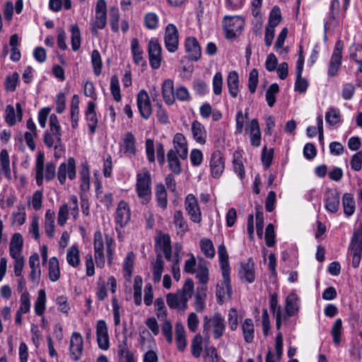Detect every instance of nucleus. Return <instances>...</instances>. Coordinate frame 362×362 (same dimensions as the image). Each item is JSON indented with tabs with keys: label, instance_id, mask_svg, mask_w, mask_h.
I'll return each mask as SVG.
<instances>
[{
	"label": "nucleus",
	"instance_id": "nucleus-62",
	"mask_svg": "<svg viewBox=\"0 0 362 362\" xmlns=\"http://www.w3.org/2000/svg\"><path fill=\"white\" fill-rule=\"evenodd\" d=\"M30 308V296L28 291H25L21 296V305L18 309L23 313H27Z\"/></svg>",
	"mask_w": 362,
	"mask_h": 362
},
{
	"label": "nucleus",
	"instance_id": "nucleus-30",
	"mask_svg": "<svg viewBox=\"0 0 362 362\" xmlns=\"http://www.w3.org/2000/svg\"><path fill=\"white\" fill-rule=\"evenodd\" d=\"M342 205L344 208V213L347 216H350L354 213L356 204L352 194H344L342 197Z\"/></svg>",
	"mask_w": 362,
	"mask_h": 362
},
{
	"label": "nucleus",
	"instance_id": "nucleus-23",
	"mask_svg": "<svg viewBox=\"0 0 362 362\" xmlns=\"http://www.w3.org/2000/svg\"><path fill=\"white\" fill-rule=\"evenodd\" d=\"M23 246V236L19 233H16L13 235L10 245L9 253L11 257H15L17 255H22V250Z\"/></svg>",
	"mask_w": 362,
	"mask_h": 362
},
{
	"label": "nucleus",
	"instance_id": "nucleus-2",
	"mask_svg": "<svg viewBox=\"0 0 362 362\" xmlns=\"http://www.w3.org/2000/svg\"><path fill=\"white\" fill-rule=\"evenodd\" d=\"M204 333L211 330L215 339H219L226 330L225 319L220 313H214L211 317L205 316L203 325Z\"/></svg>",
	"mask_w": 362,
	"mask_h": 362
},
{
	"label": "nucleus",
	"instance_id": "nucleus-25",
	"mask_svg": "<svg viewBox=\"0 0 362 362\" xmlns=\"http://www.w3.org/2000/svg\"><path fill=\"white\" fill-rule=\"evenodd\" d=\"M227 85L230 95L234 98H236L239 92V76L235 71L229 72Z\"/></svg>",
	"mask_w": 362,
	"mask_h": 362
},
{
	"label": "nucleus",
	"instance_id": "nucleus-60",
	"mask_svg": "<svg viewBox=\"0 0 362 362\" xmlns=\"http://www.w3.org/2000/svg\"><path fill=\"white\" fill-rule=\"evenodd\" d=\"M81 179L82 183L81 185V189L82 191H88L90 188L89 182V170L87 166H83V169L80 172Z\"/></svg>",
	"mask_w": 362,
	"mask_h": 362
},
{
	"label": "nucleus",
	"instance_id": "nucleus-10",
	"mask_svg": "<svg viewBox=\"0 0 362 362\" xmlns=\"http://www.w3.org/2000/svg\"><path fill=\"white\" fill-rule=\"evenodd\" d=\"M136 103L141 116L148 119L152 113L151 103L148 93L141 90L136 96Z\"/></svg>",
	"mask_w": 362,
	"mask_h": 362
},
{
	"label": "nucleus",
	"instance_id": "nucleus-40",
	"mask_svg": "<svg viewBox=\"0 0 362 362\" xmlns=\"http://www.w3.org/2000/svg\"><path fill=\"white\" fill-rule=\"evenodd\" d=\"M71 44L73 51L76 52L81 47V33L76 24L71 25Z\"/></svg>",
	"mask_w": 362,
	"mask_h": 362
},
{
	"label": "nucleus",
	"instance_id": "nucleus-3",
	"mask_svg": "<svg viewBox=\"0 0 362 362\" xmlns=\"http://www.w3.org/2000/svg\"><path fill=\"white\" fill-rule=\"evenodd\" d=\"M245 22L239 16H225L223 20V27L227 39H235L242 32Z\"/></svg>",
	"mask_w": 362,
	"mask_h": 362
},
{
	"label": "nucleus",
	"instance_id": "nucleus-36",
	"mask_svg": "<svg viewBox=\"0 0 362 362\" xmlns=\"http://www.w3.org/2000/svg\"><path fill=\"white\" fill-rule=\"evenodd\" d=\"M156 197L158 205L165 209L168 205L167 193L165 186L162 184H158L156 187Z\"/></svg>",
	"mask_w": 362,
	"mask_h": 362
},
{
	"label": "nucleus",
	"instance_id": "nucleus-22",
	"mask_svg": "<svg viewBox=\"0 0 362 362\" xmlns=\"http://www.w3.org/2000/svg\"><path fill=\"white\" fill-rule=\"evenodd\" d=\"M286 313L288 317H292L297 314L299 310V297L292 292L286 298Z\"/></svg>",
	"mask_w": 362,
	"mask_h": 362
},
{
	"label": "nucleus",
	"instance_id": "nucleus-6",
	"mask_svg": "<svg viewBox=\"0 0 362 362\" xmlns=\"http://www.w3.org/2000/svg\"><path fill=\"white\" fill-rule=\"evenodd\" d=\"M343 48L344 43L342 41L340 40H337L335 43L334 48L329 62L327 70V75L329 77H334L337 76L338 71L341 65Z\"/></svg>",
	"mask_w": 362,
	"mask_h": 362
},
{
	"label": "nucleus",
	"instance_id": "nucleus-57",
	"mask_svg": "<svg viewBox=\"0 0 362 362\" xmlns=\"http://www.w3.org/2000/svg\"><path fill=\"white\" fill-rule=\"evenodd\" d=\"M274 149L270 148L269 151H267V148L264 146L262 151L261 160L263 165H265L266 168L270 167L272 159H273Z\"/></svg>",
	"mask_w": 362,
	"mask_h": 362
},
{
	"label": "nucleus",
	"instance_id": "nucleus-27",
	"mask_svg": "<svg viewBox=\"0 0 362 362\" xmlns=\"http://www.w3.org/2000/svg\"><path fill=\"white\" fill-rule=\"evenodd\" d=\"M174 223L177 228V234L181 236L184 235L189 230L187 221L183 216L180 210L175 211L173 216Z\"/></svg>",
	"mask_w": 362,
	"mask_h": 362
},
{
	"label": "nucleus",
	"instance_id": "nucleus-9",
	"mask_svg": "<svg viewBox=\"0 0 362 362\" xmlns=\"http://www.w3.org/2000/svg\"><path fill=\"white\" fill-rule=\"evenodd\" d=\"M324 201L326 210L332 214L338 211L340 205L339 192L336 188H327L325 192Z\"/></svg>",
	"mask_w": 362,
	"mask_h": 362
},
{
	"label": "nucleus",
	"instance_id": "nucleus-21",
	"mask_svg": "<svg viewBox=\"0 0 362 362\" xmlns=\"http://www.w3.org/2000/svg\"><path fill=\"white\" fill-rule=\"evenodd\" d=\"M162 95L165 103L168 105L174 104L175 100V93L174 92L173 81L171 79H166L162 85Z\"/></svg>",
	"mask_w": 362,
	"mask_h": 362
},
{
	"label": "nucleus",
	"instance_id": "nucleus-29",
	"mask_svg": "<svg viewBox=\"0 0 362 362\" xmlns=\"http://www.w3.org/2000/svg\"><path fill=\"white\" fill-rule=\"evenodd\" d=\"M136 139L132 132H127L124 138V152L129 156H134L136 154Z\"/></svg>",
	"mask_w": 362,
	"mask_h": 362
},
{
	"label": "nucleus",
	"instance_id": "nucleus-39",
	"mask_svg": "<svg viewBox=\"0 0 362 362\" xmlns=\"http://www.w3.org/2000/svg\"><path fill=\"white\" fill-rule=\"evenodd\" d=\"M66 260L73 267H76L79 265V250L76 246L73 245L67 250Z\"/></svg>",
	"mask_w": 362,
	"mask_h": 362
},
{
	"label": "nucleus",
	"instance_id": "nucleus-49",
	"mask_svg": "<svg viewBox=\"0 0 362 362\" xmlns=\"http://www.w3.org/2000/svg\"><path fill=\"white\" fill-rule=\"evenodd\" d=\"M19 80V75L13 72L11 75L7 76L5 81V89L7 91L13 92L16 90Z\"/></svg>",
	"mask_w": 362,
	"mask_h": 362
},
{
	"label": "nucleus",
	"instance_id": "nucleus-37",
	"mask_svg": "<svg viewBox=\"0 0 362 362\" xmlns=\"http://www.w3.org/2000/svg\"><path fill=\"white\" fill-rule=\"evenodd\" d=\"M46 293L45 290L40 289L38 291L37 297L35 303V312L38 316L43 315L45 309Z\"/></svg>",
	"mask_w": 362,
	"mask_h": 362
},
{
	"label": "nucleus",
	"instance_id": "nucleus-42",
	"mask_svg": "<svg viewBox=\"0 0 362 362\" xmlns=\"http://www.w3.org/2000/svg\"><path fill=\"white\" fill-rule=\"evenodd\" d=\"M200 247L204 255L209 258L215 255V249L212 241L208 238H203L200 240Z\"/></svg>",
	"mask_w": 362,
	"mask_h": 362
},
{
	"label": "nucleus",
	"instance_id": "nucleus-4",
	"mask_svg": "<svg viewBox=\"0 0 362 362\" xmlns=\"http://www.w3.org/2000/svg\"><path fill=\"white\" fill-rule=\"evenodd\" d=\"M349 251L353 257L352 267H358L362 255V226L354 232L349 245Z\"/></svg>",
	"mask_w": 362,
	"mask_h": 362
},
{
	"label": "nucleus",
	"instance_id": "nucleus-15",
	"mask_svg": "<svg viewBox=\"0 0 362 362\" xmlns=\"http://www.w3.org/2000/svg\"><path fill=\"white\" fill-rule=\"evenodd\" d=\"M83 341L81 334L78 332H74L71 335L69 351L73 360L78 361L82 355Z\"/></svg>",
	"mask_w": 362,
	"mask_h": 362
},
{
	"label": "nucleus",
	"instance_id": "nucleus-28",
	"mask_svg": "<svg viewBox=\"0 0 362 362\" xmlns=\"http://www.w3.org/2000/svg\"><path fill=\"white\" fill-rule=\"evenodd\" d=\"M175 341L179 351H183L187 345L185 331L183 325L177 322L175 325Z\"/></svg>",
	"mask_w": 362,
	"mask_h": 362
},
{
	"label": "nucleus",
	"instance_id": "nucleus-63",
	"mask_svg": "<svg viewBox=\"0 0 362 362\" xmlns=\"http://www.w3.org/2000/svg\"><path fill=\"white\" fill-rule=\"evenodd\" d=\"M69 206L67 204H62L58 212L57 222L59 226H64L68 219Z\"/></svg>",
	"mask_w": 362,
	"mask_h": 362
},
{
	"label": "nucleus",
	"instance_id": "nucleus-61",
	"mask_svg": "<svg viewBox=\"0 0 362 362\" xmlns=\"http://www.w3.org/2000/svg\"><path fill=\"white\" fill-rule=\"evenodd\" d=\"M172 325L169 320H165L164 322L161 326V331L163 334L166 338L168 343L171 344L173 342V332Z\"/></svg>",
	"mask_w": 362,
	"mask_h": 362
},
{
	"label": "nucleus",
	"instance_id": "nucleus-47",
	"mask_svg": "<svg viewBox=\"0 0 362 362\" xmlns=\"http://www.w3.org/2000/svg\"><path fill=\"white\" fill-rule=\"evenodd\" d=\"M192 354L198 358L202 351V337L200 334L194 336L191 344Z\"/></svg>",
	"mask_w": 362,
	"mask_h": 362
},
{
	"label": "nucleus",
	"instance_id": "nucleus-44",
	"mask_svg": "<svg viewBox=\"0 0 362 362\" xmlns=\"http://www.w3.org/2000/svg\"><path fill=\"white\" fill-rule=\"evenodd\" d=\"M281 21V13L279 6H275L270 12L267 26L275 28Z\"/></svg>",
	"mask_w": 362,
	"mask_h": 362
},
{
	"label": "nucleus",
	"instance_id": "nucleus-17",
	"mask_svg": "<svg viewBox=\"0 0 362 362\" xmlns=\"http://www.w3.org/2000/svg\"><path fill=\"white\" fill-rule=\"evenodd\" d=\"M130 209L127 203L123 200L117 205L115 213V222L121 228L124 227L130 220Z\"/></svg>",
	"mask_w": 362,
	"mask_h": 362
},
{
	"label": "nucleus",
	"instance_id": "nucleus-26",
	"mask_svg": "<svg viewBox=\"0 0 362 362\" xmlns=\"http://www.w3.org/2000/svg\"><path fill=\"white\" fill-rule=\"evenodd\" d=\"M95 104L93 102L88 103V107L86 112V119L88 122V127L91 134L95 132L98 124V118L95 112Z\"/></svg>",
	"mask_w": 362,
	"mask_h": 362
},
{
	"label": "nucleus",
	"instance_id": "nucleus-5",
	"mask_svg": "<svg viewBox=\"0 0 362 362\" xmlns=\"http://www.w3.org/2000/svg\"><path fill=\"white\" fill-rule=\"evenodd\" d=\"M218 255L219 259V264L223 278V283L226 284L227 288V294L228 297H230L232 293V286L230 284V269L228 262V252L223 244H221L218 247Z\"/></svg>",
	"mask_w": 362,
	"mask_h": 362
},
{
	"label": "nucleus",
	"instance_id": "nucleus-20",
	"mask_svg": "<svg viewBox=\"0 0 362 362\" xmlns=\"http://www.w3.org/2000/svg\"><path fill=\"white\" fill-rule=\"evenodd\" d=\"M155 247L156 252H163L165 257L168 261H170L172 258V248L170 245V238L167 234L156 238Z\"/></svg>",
	"mask_w": 362,
	"mask_h": 362
},
{
	"label": "nucleus",
	"instance_id": "nucleus-13",
	"mask_svg": "<svg viewBox=\"0 0 362 362\" xmlns=\"http://www.w3.org/2000/svg\"><path fill=\"white\" fill-rule=\"evenodd\" d=\"M209 164L211 176L219 178L225 168L223 156L220 151H216L211 154Z\"/></svg>",
	"mask_w": 362,
	"mask_h": 362
},
{
	"label": "nucleus",
	"instance_id": "nucleus-1",
	"mask_svg": "<svg viewBox=\"0 0 362 362\" xmlns=\"http://www.w3.org/2000/svg\"><path fill=\"white\" fill-rule=\"evenodd\" d=\"M136 191L143 204L149 202L151 195V177L146 168H144L136 175Z\"/></svg>",
	"mask_w": 362,
	"mask_h": 362
},
{
	"label": "nucleus",
	"instance_id": "nucleus-34",
	"mask_svg": "<svg viewBox=\"0 0 362 362\" xmlns=\"http://www.w3.org/2000/svg\"><path fill=\"white\" fill-rule=\"evenodd\" d=\"M168 162L170 169L175 174L178 175L181 172L180 162L173 149H170L167 153Z\"/></svg>",
	"mask_w": 362,
	"mask_h": 362
},
{
	"label": "nucleus",
	"instance_id": "nucleus-48",
	"mask_svg": "<svg viewBox=\"0 0 362 362\" xmlns=\"http://www.w3.org/2000/svg\"><path fill=\"white\" fill-rule=\"evenodd\" d=\"M91 61L93 67V71L95 76H99L101 74L102 61L100 52L94 49L91 54Z\"/></svg>",
	"mask_w": 362,
	"mask_h": 362
},
{
	"label": "nucleus",
	"instance_id": "nucleus-33",
	"mask_svg": "<svg viewBox=\"0 0 362 362\" xmlns=\"http://www.w3.org/2000/svg\"><path fill=\"white\" fill-rule=\"evenodd\" d=\"M60 277L59 264L56 257H52L49 261V279L51 281L55 282Z\"/></svg>",
	"mask_w": 362,
	"mask_h": 362
},
{
	"label": "nucleus",
	"instance_id": "nucleus-45",
	"mask_svg": "<svg viewBox=\"0 0 362 362\" xmlns=\"http://www.w3.org/2000/svg\"><path fill=\"white\" fill-rule=\"evenodd\" d=\"M341 329L342 321L340 318H338L334 321L331 329L334 344L337 346H338L341 341Z\"/></svg>",
	"mask_w": 362,
	"mask_h": 362
},
{
	"label": "nucleus",
	"instance_id": "nucleus-54",
	"mask_svg": "<svg viewBox=\"0 0 362 362\" xmlns=\"http://www.w3.org/2000/svg\"><path fill=\"white\" fill-rule=\"evenodd\" d=\"M296 76L295 90L300 93H305L308 86L307 80L302 77V73H296Z\"/></svg>",
	"mask_w": 362,
	"mask_h": 362
},
{
	"label": "nucleus",
	"instance_id": "nucleus-8",
	"mask_svg": "<svg viewBox=\"0 0 362 362\" xmlns=\"http://www.w3.org/2000/svg\"><path fill=\"white\" fill-rule=\"evenodd\" d=\"M178 30L177 27L172 23L168 24L165 31V46L168 52H175L178 48Z\"/></svg>",
	"mask_w": 362,
	"mask_h": 362
},
{
	"label": "nucleus",
	"instance_id": "nucleus-16",
	"mask_svg": "<svg viewBox=\"0 0 362 362\" xmlns=\"http://www.w3.org/2000/svg\"><path fill=\"white\" fill-rule=\"evenodd\" d=\"M97 341L100 349L107 350L110 346L107 324L105 320L98 321L96 326Z\"/></svg>",
	"mask_w": 362,
	"mask_h": 362
},
{
	"label": "nucleus",
	"instance_id": "nucleus-52",
	"mask_svg": "<svg viewBox=\"0 0 362 362\" xmlns=\"http://www.w3.org/2000/svg\"><path fill=\"white\" fill-rule=\"evenodd\" d=\"M134 255L132 252H129L127 254L124 259L123 269L125 272L124 276L130 278L132 275L133 272V266H134Z\"/></svg>",
	"mask_w": 362,
	"mask_h": 362
},
{
	"label": "nucleus",
	"instance_id": "nucleus-53",
	"mask_svg": "<svg viewBox=\"0 0 362 362\" xmlns=\"http://www.w3.org/2000/svg\"><path fill=\"white\" fill-rule=\"evenodd\" d=\"M182 296L177 292V293H168L166 297V301L168 306L172 309L180 308Z\"/></svg>",
	"mask_w": 362,
	"mask_h": 362
},
{
	"label": "nucleus",
	"instance_id": "nucleus-41",
	"mask_svg": "<svg viewBox=\"0 0 362 362\" xmlns=\"http://www.w3.org/2000/svg\"><path fill=\"white\" fill-rule=\"evenodd\" d=\"M194 282L192 279H187L185 281L182 289L179 291L178 293L182 296L184 301H188L192 295L194 291Z\"/></svg>",
	"mask_w": 362,
	"mask_h": 362
},
{
	"label": "nucleus",
	"instance_id": "nucleus-32",
	"mask_svg": "<svg viewBox=\"0 0 362 362\" xmlns=\"http://www.w3.org/2000/svg\"><path fill=\"white\" fill-rule=\"evenodd\" d=\"M163 270L164 261L162 259V255L158 253L156 259L153 264V280L155 283H158L160 281Z\"/></svg>",
	"mask_w": 362,
	"mask_h": 362
},
{
	"label": "nucleus",
	"instance_id": "nucleus-46",
	"mask_svg": "<svg viewBox=\"0 0 362 362\" xmlns=\"http://www.w3.org/2000/svg\"><path fill=\"white\" fill-rule=\"evenodd\" d=\"M340 117L339 109L330 107L325 114V120L329 125L333 126L339 122Z\"/></svg>",
	"mask_w": 362,
	"mask_h": 362
},
{
	"label": "nucleus",
	"instance_id": "nucleus-24",
	"mask_svg": "<svg viewBox=\"0 0 362 362\" xmlns=\"http://www.w3.org/2000/svg\"><path fill=\"white\" fill-rule=\"evenodd\" d=\"M192 132L194 140L200 144H204L206 141V132L204 125L197 120L192 124Z\"/></svg>",
	"mask_w": 362,
	"mask_h": 362
},
{
	"label": "nucleus",
	"instance_id": "nucleus-50",
	"mask_svg": "<svg viewBox=\"0 0 362 362\" xmlns=\"http://www.w3.org/2000/svg\"><path fill=\"white\" fill-rule=\"evenodd\" d=\"M110 91L117 102L121 100L119 79L117 76H112L110 81Z\"/></svg>",
	"mask_w": 362,
	"mask_h": 362
},
{
	"label": "nucleus",
	"instance_id": "nucleus-31",
	"mask_svg": "<svg viewBox=\"0 0 362 362\" xmlns=\"http://www.w3.org/2000/svg\"><path fill=\"white\" fill-rule=\"evenodd\" d=\"M54 211L51 209L47 210L45 213V229L47 236L51 238H53L54 233Z\"/></svg>",
	"mask_w": 362,
	"mask_h": 362
},
{
	"label": "nucleus",
	"instance_id": "nucleus-18",
	"mask_svg": "<svg viewBox=\"0 0 362 362\" xmlns=\"http://www.w3.org/2000/svg\"><path fill=\"white\" fill-rule=\"evenodd\" d=\"M255 264L252 258L247 259V262L240 263L239 276L242 281L247 283H252L255 279Z\"/></svg>",
	"mask_w": 362,
	"mask_h": 362
},
{
	"label": "nucleus",
	"instance_id": "nucleus-7",
	"mask_svg": "<svg viewBox=\"0 0 362 362\" xmlns=\"http://www.w3.org/2000/svg\"><path fill=\"white\" fill-rule=\"evenodd\" d=\"M161 47L156 38H152L148 42V54L151 66L157 69L161 64Z\"/></svg>",
	"mask_w": 362,
	"mask_h": 362
},
{
	"label": "nucleus",
	"instance_id": "nucleus-12",
	"mask_svg": "<svg viewBox=\"0 0 362 362\" xmlns=\"http://www.w3.org/2000/svg\"><path fill=\"white\" fill-rule=\"evenodd\" d=\"M185 210L192 221L194 223H200L202 221V214L197 199L192 194H188L185 199Z\"/></svg>",
	"mask_w": 362,
	"mask_h": 362
},
{
	"label": "nucleus",
	"instance_id": "nucleus-55",
	"mask_svg": "<svg viewBox=\"0 0 362 362\" xmlns=\"http://www.w3.org/2000/svg\"><path fill=\"white\" fill-rule=\"evenodd\" d=\"M144 23L148 29H156L158 23V17L154 13H148L144 17Z\"/></svg>",
	"mask_w": 362,
	"mask_h": 362
},
{
	"label": "nucleus",
	"instance_id": "nucleus-59",
	"mask_svg": "<svg viewBox=\"0 0 362 362\" xmlns=\"http://www.w3.org/2000/svg\"><path fill=\"white\" fill-rule=\"evenodd\" d=\"M107 13H96L92 32L97 33V29H103L106 25Z\"/></svg>",
	"mask_w": 362,
	"mask_h": 362
},
{
	"label": "nucleus",
	"instance_id": "nucleus-43",
	"mask_svg": "<svg viewBox=\"0 0 362 362\" xmlns=\"http://www.w3.org/2000/svg\"><path fill=\"white\" fill-rule=\"evenodd\" d=\"M132 52L135 64H139L143 62V50L141 49L137 38H133L131 42Z\"/></svg>",
	"mask_w": 362,
	"mask_h": 362
},
{
	"label": "nucleus",
	"instance_id": "nucleus-64",
	"mask_svg": "<svg viewBox=\"0 0 362 362\" xmlns=\"http://www.w3.org/2000/svg\"><path fill=\"white\" fill-rule=\"evenodd\" d=\"M350 165L354 170H361L362 166V151H358L352 156Z\"/></svg>",
	"mask_w": 362,
	"mask_h": 362
},
{
	"label": "nucleus",
	"instance_id": "nucleus-56",
	"mask_svg": "<svg viewBox=\"0 0 362 362\" xmlns=\"http://www.w3.org/2000/svg\"><path fill=\"white\" fill-rule=\"evenodd\" d=\"M265 242L267 247H273L275 244V233L273 224L267 226L265 231Z\"/></svg>",
	"mask_w": 362,
	"mask_h": 362
},
{
	"label": "nucleus",
	"instance_id": "nucleus-35",
	"mask_svg": "<svg viewBox=\"0 0 362 362\" xmlns=\"http://www.w3.org/2000/svg\"><path fill=\"white\" fill-rule=\"evenodd\" d=\"M244 339L247 343H252L254 339V325L251 319L247 318L242 325Z\"/></svg>",
	"mask_w": 362,
	"mask_h": 362
},
{
	"label": "nucleus",
	"instance_id": "nucleus-14",
	"mask_svg": "<svg viewBox=\"0 0 362 362\" xmlns=\"http://www.w3.org/2000/svg\"><path fill=\"white\" fill-rule=\"evenodd\" d=\"M49 124L50 128L51 133L55 136L56 139V145L54 146L55 149V156L59 157L57 156V153L59 151H62V133H61V126L59 124L58 118L56 115L52 114L49 116Z\"/></svg>",
	"mask_w": 362,
	"mask_h": 362
},
{
	"label": "nucleus",
	"instance_id": "nucleus-19",
	"mask_svg": "<svg viewBox=\"0 0 362 362\" xmlns=\"http://www.w3.org/2000/svg\"><path fill=\"white\" fill-rule=\"evenodd\" d=\"M185 50L188 57L192 61H198L202 55L201 47L194 37H189L185 43Z\"/></svg>",
	"mask_w": 362,
	"mask_h": 362
},
{
	"label": "nucleus",
	"instance_id": "nucleus-58",
	"mask_svg": "<svg viewBox=\"0 0 362 362\" xmlns=\"http://www.w3.org/2000/svg\"><path fill=\"white\" fill-rule=\"evenodd\" d=\"M258 84V71L253 69L250 71L248 78V88L250 93H254Z\"/></svg>",
	"mask_w": 362,
	"mask_h": 362
},
{
	"label": "nucleus",
	"instance_id": "nucleus-11",
	"mask_svg": "<svg viewBox=\"0 0 362 362\" xmlns=\"http://www.w3.org/2000/svg\"><path fill=\"white\" fill-rule=\"evenodd\" d=\"M66 174L70 180L76 177V163L72 157L69 158L67 163H61L58 168L57 178L62 185L66 181Z\"/></svg>",
	"mask_w": 362,
	"mask_h": 362
},
{
	"label": "nucleus",
	"instance_id": "nucleus-38",
	"mask_svg": "<svg viewBox=\"0 0 362 362\" xmlns=\"http://www.w3.org/2000/svg\"><path fill=\"white\" fill-rule=\"evenodd\" d=\"M3 173L6 176H10V160L6 149H2L0 152V173Z\"/></svg>",
	"mask_w": 362,
	"mask_h": 362
},
{
	"label": "nucleus",
	"instance_id": "nucleus-51",
	"mask_svg": "<svg viewBox=\"0 0 362 362\" xmlns=\"http://www.w3.org/2000/svg\"><path fill=\"white\" fill-rule=\"evenodd\" d=\"M350 58L356 63L362 62V45L354 44L349 47Z\"/></svg>",
	"mask_w": 362,
	"mask_h": 362
}]
</instances>
